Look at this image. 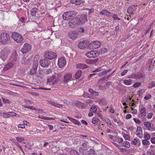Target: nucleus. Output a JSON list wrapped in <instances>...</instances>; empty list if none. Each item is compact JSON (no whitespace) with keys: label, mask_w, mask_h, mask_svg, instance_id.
<instances>
[{"label":"nucleus","mask_w":155,"mask_h":155,"mask_svg":"<svg viewBox=\"0 0 155 155\" xmlns=\"http://www.w3.org/2000/svg\"><path fill=\"white\" fill-rule=\"evenodd\" d=\"M10 38L8 33L2 32L0 35V42L3 44L7 45L9 43Z\"/></svg>","instance_id":"f257e3e1"},{"label":"nucleus","mask_w":155,"mask_h":155,"mask_svg":"<svg viewBox=\"0 0 155 155\" xmlns=\"http://www.w3.org/2000/svg\"><path fill=\"white\" fill-rule=\"evenodd\" d=\"M77 14V12L75 11H68L64 12L62 15L64 20H68L71 18L74 17Z\"/></svg>","instance_id":"f03ea898"},{"label":"nucleus","mask_w":155,"mask_h":155,"mask_svg":"<svg viewBox=\"0 0 155 155\" xmlns=\"http://www.w3.org/2000/svg\"><path fill=\"white\" fill-rule=\"evenodd\" d=\"M0 55L3 61L8 60L10 57L9 50L6 48H3L0 52Z\"/></svg>","instance_id":"7ed1b4c3"},{"label":"nucleus","mask_w":155,"mask_h":155,"mask_svg":"<svg viewBox=\"0 0 155 155\" xmlns=\"http://www.w3.org/2000/svg\"><path fill=\"white\" fill-rule=\"evenodd\" d=\"M11 38L16 42L18 43H21L23 40V38L20 34L17 32H14L11 35Z\"/></svg>","instance_id":"20e7f679"},{"label":"nucleus","mask_w":155,"mask_h":155,"mask_svg":"<svg viewBox=\"0 0 155 155\" xmlns=\"http://www.w3.org/2000/svg\"><path fill=\"white\" fill-rule=\"evenodd\" d=\"M59 79L56 78L55 75H53L51 77L48 78L46 84V87H47L51 85H54L56 84L58 82Z\"/></svg>","instance_id":"39448f33"},{"label":"nucleus","mask_w":155,"mask_h":155,"mask_svg":"<svg viewBox=\"0 0 155 155\" xmlns=\"http://www.w3.org/2000/svg\"><path fill=\"white\" fill-rule=\"evenodd\" d=\"M77 16L68 21V25L70 28H74L77 25H80L78 21Z\"/></svg>","instance_id":"423d86ee"},{"label":"nucleus","mask_w":155,"mask_h":155,"mask_svg":"<svg viewBox=\"0 0 155 155\" xmlns=\"http://www.w3.org/2000/svg\"><path fill=\"white\" fill-rule=\"evenodd\" d=\"M15 60L13 58H11L8 64L5 65L3 68L4 71H6L11 68L15 64Z\"/></svg>","instance_id":"0eeeda50"},{"label":"nucleus","mask_w":155,"mask_h":155,"mask_svg":"<svg viewBox=\"0 0 155 155\" xmlns=\"http://www.w3.org/2000/svg\"><path fill=\"white\" fill-rule=\"evenodd\" d=\"M45 57L50 60L55 58L57 56L56 54L51 51H47L45 53Z\"/></svg>","instance_id":"6e6552de"},{"label":"nucleus","mask_w":155,"mask_h":155,"mask_svg":"<svg viewBox=\"0 0 155 155\" xmlns=\"http://www.w3.org/2000/svg\"><path fill=\"white\" fill-rule=\"evenodd\" d=\"M88 142L86 141L84 142L81 145L79 148V151L83 155L85 154L87 150V144Z\"/></svg>","instance_id":"1a4fd4ad"},{"label":"nucleus","mask_w":155,"mask_h":155,"mask_svg":"<svg viewBox=\"0 0 155 155\" xmlns=\"http://www.w3.org/2000/svg\"><path fill=\"white\" fill-rule=\"evenodd\" d=\"M99 54V52L95 50H92L86 54V55L89 58H95L98 56Z\"/></svg>","instance_id":"9d476101"},{"label":"nucleus","mask_w":155,"mask_h":155,"mask_svg":"<svg viewBox=\"0 0 155 155\" xmlns=\"http://www.w3.org/2000/svg\"><path fill=\"white\" fill-rule=\"evenodd\" d=\"M144 125L146 129L152 132L155 130L154 126L149 121H145L144 122Z\"/></svg>","instance_id":"9b49d317"},{"label":"nucleus","mask_w":155,"mask_h":155,"mask_svg":"<svg viewBox=\"0 0 155 155\" xmlns=\"http://www.w3.org/2000/svg\"><path fill=\"white\" fill-rule=\"evenodd\" d=\"M78 22H79L80 25H81L84 24L85 22L87 21V15L85 14H83L80 16H78Z\"/></svg>","instance_id":"f8f14e48"},{"label":"nucleus","mask_w":155,"mask_h":155,"mask_svg":"<svg viewBox=\"0 0 155 155\" xmlns=\"http://www.w3.org/2000/svg\"><path fill=\"white\" fill-rule=\"evenodd\" d=\"M101 45V42L98 41H91L89 44V46L93 49L98 48L100 47Z\"/></svg>","instance_id":"ddd939ff"},{"label":"nucleus","mask_w":155,"mask_h":155,"mask_svg":"<svg viewBox=\"0 0 155 155\" xmlns=\"http://www.w3.org/2000/svg\"><path fill=\"white\" fill-rule=\"evenodd\" d=\"M31 46L28 43H25L24 45L21 49V52L23 54H25L29 51L31 49Z\"/></svg>","instance_id":"4468645a"},{"label":"nucleus","mask_w":155,"mask_h":155,"mask_svg":"<svg viewBox=\"0 0 155 155\" xmlns=\"http://www.w3.org/2000/svg\"><path fill=\"white\" fill-rule=\"evenodd\" d=\"M72 73H66L64 76V82L65 83H67L69 81L72 80Z\"/></svg>","instance_id":"2eb2a0df"},{"label":"nucleus","mask_w":155,"mask_h":155,"mask_svg":"<svg viewBox=\"0 0 155 155\" xmlns=\"http://www.w3.org/2000/svg\"><path fill=\"white\" fill-rule=\"evenodd\" d=\"M78 32L75 31H71L68 32V37L74 40L77 37Z\"/></svg>","instance_id":"dca6fc26"},{"label":"nucleus","mask_w":155,"mask_h":155,"mask_svg":"<svg viewBox=\"0 0 155 155\" xmlns=\"http://www.w3.org/2000/svg\"><path fill=\"white\" fill-rule=\"evenodd\" d=\"M66 63V60L64 57H62L58 58V65L59 68H62L64 67Z\"/></svg>","instance_id":"f3484780"},{"label":"nucleus","mask_w":155,"mask_h":155,"mask_svg":"<svg viewBox=\"0 0 155 155\" xmlns=\"http://www.w3.org/2000/svg\"><path fill=\"white\" fill-rule=\"evenodd\" d=\"M89 46L87 41H83L80 42L78 44V48L81 49H84Z\"/></svg>","instance_id":"a211bd4d"},{"label":"nucleus","mask_w":155,"mask_h":155,"mask_svg":"<svg viewBox=\"0 0 155 155\" xmlns=\"http://www.w3.org/2000/svg\"><path fill=\"white\" fill-rule=\"evenodd\" d=\"M38 62H35L33 63L32 68L30 71L29 73L31 74H35L36 73L38 68Z\"/></svg>","instance_id":"6ab92c4d"},{"label":"nucleus","mask_w":155,"mask_h":155,"mask_svg":"<svg viewBox=\"0 0 155 155\" xmlns=\"http://www.w3.org/2000/svg\"><path fill=\"white\" fill-rule=\"evenodd\" d=\"M49 61L45 59H42L40 61V64L43 67L48 66L49 65Z\"/></svg>","instance_id":"aec40b11"},{"label":"nucleus","mask_w":155,"mask_h":155,"mask_svg":"<svg viewBox=\"0 0 155 155\" xmlns=\"http://www.w3.org/2000/svg\"><path fill=\"white\" fill-rule=\"evenodd\" d=\"M136 134L137 137L140 138L143 137V131H142V129L140 127H137Z\"/></svg>","instance_id":"412c9836"},{"label":"nucleus","mask_w":155,"mask_h":155,"mask_svg":"<svg viewBox=\"0 0 155 155\" xmlns=\"http://www.w3.org/2000/svg\"><path fill=\"white\" fill-rule=\"evenodd\" d=\"M92 123L94 125H100L101 122L100 120L97 118L93 117L92 119Z\"/></svg>","instance_id":"4be33fe9"},{"label":"nucleus","mask_w":155,"mask_h":155,"mask_svg":"<svg viewBox=\"0 0 155 155\" xmlns=\"http://www.w3.org/2000/svg\"><path fill=\"white\" fill-rule=\"evenodd\" d=\"M100 14L101 15H106L108 17H110L111 16L110 13L106 9H103L100 12Z\"/></svg>","instance_id":"5701e85b"},{"label":"nucleus","mask_w":155,"mask_h":155,"mask_svg":"<svg viewBox=\"0 0 155 155\" xmlns=\"http://www.w3.org/2000/svg\"><path fill=\"white\" fill-rule=\"evenodd\" d=\"M120 146L121 147H124L127 149L129 148L130 147V144L129 142L127 141H125L121 143Z\"/></svg>","instance_id":"b1692460"},{"label":"nucleus","mask_w":155,"mask_h":155,"mask_svg":"<svg viewBox=\"0 0 155 155\" xmlns=\"http://www.w3.org/2000/svg\"><path fill=\"white\" fill-rule=\"evenodd\" d=\"M67 118L73 123L77 125H81V123L78 120L73 118L69 116H67Z\"/></svg>","instance_id":"393cba45"},{"label":"nucleus","mask_w":155,"mask_h":155,"mask_svg":"<svg viewBox=\"0 0 155 155\" xmlns=\"http://www.w3.org/2000/svg\"><path fill=\"white\" fill-rule=\"evenodd\" d=\"M135 5L131 6L129 7L127 10V12L129 14H132L134 13V11L135 9Z\"/></svg>","instance_id":"a878e982"},{"label":"nucleus","mask_w":155,"mask_h":155,"mask_svg":"<svg viewBox=\"0 0 155 155\" xmlns=\"http://www.w3.org/2000/svg\"><path fill=\"white\" fill-rule=\"evenodd\" d=\"M76 67L78 69H84L87 68L88 66L84 64H78L76 65Z\"/></svg>","instance_id":"bb28decb"},{"label":"nucleus","mask_w":155,"mask_h":155,"mask_svg":"<svg viewBox=\"0 0 155 155\" xmlns=\"http://www.w3.org/2000/svg\"><path fill=\"white\" fill-rule=\"evenodd\" d=\"M146 110L145 107L141 108L140 110V115L141 117H145L146 115Z\"/></svg>","instance_id":"cd10ccee"},{"label":"nucleus","mask_w":155,"mask_h":155,"mask_svg":"<svg viewBox=\"0 0 155 155\" xmlns=\"http://www.w3.org/2000/svg\"><path fill=\"white\" fill-rule=\"evenodd\" d=\"M49 103L50 104H51L54 106L55 107H58L59 108H60V107H63V105L62 104H58L54 101H50Z\"/></svg>","instance_id":"c85d7f7f"},{"label":"nucleus","mask_w":155,"mask_h":155,"mask_svg":"<svg viewBox=\"0 0 155 155\" xmlns=\"http://www.w3.org/2000/svg\"><path fill=\"white\" fill-rule=\"evenodd\" d=\"M82 71L81 70L78 71L74 74V78L76 79H78L80 78L82 74Z\"/></svg>","instance_id":"c756f323"},{"label":"nucleus","mask_w":155,"mask_h":155,"mask_svg":"<svg viewBox=\"0 0 155 155\" xmlns=\"http://www.w3.org/2000/svg\"><path fill=\"white\" fill-rule=\"evenodd\" d=\"M38 9L36 8H33L31 11V14L32 16H35L36 15V13L38 12Z\"/></svg>","instance_id":"7c9ffc66"},{"label":"nucleus","mask_w":155,"mask_h":155,"mask_svg":"<svg viewBox=\"0 0 155 155\" xmlns=\"http://www.w3.org/2000/svg\"><path fill=\"white\" fill-rule=\"evenodd\" d=\"M100 105H104L106 104V99L104 98L99 99L96 100Z\"/></svg>","instance_id":"2f4dec72"},{"label":"nucleus","mask_w":155,"mask_h":155,"mask_svg":"<svg viewBox=\"0 0 155 155\" xmlns=\"http://www.w3.org/2000/svg\"><path fill=\"white\" fill-rule=\"evenodd\" d=\"M131 143L132 144L136 145L137 143H140V140L138 138L136 137L133 140Z\"/></svg>","instance_id":"473e14b6"},{"label":"nucleus","mask_w":155,"mask_h":155,"mask_svg":"<svg viewBox=\"0 0 155 155\" xmlns=\"http://www.w3.org/2000/svg\"><path fill=\"white\" fill-rule=\"evenodd\" d=\"M114 142L121 143L123 142V139L122 137H120L118 136H116L115 140H114Z\"/></svg>","instance_id":"72a5a7b5"},{"label":"nucleus","mask_w":155,"mask_h":155,"mask_svg":"<svg viewBox=\"0 0 155 155\" xmlns=\"http://www.w3.org/2000/svg\"><path fill=\"white\" fill-rule=\"evenodd\" d=\"M89 91L91 95L93 96H97L99 95V93L98 92L92 90L91 88L89 89Z\"/></svg>","instance_id":"f704fd0d"},{"label":"nucleus","mask_w":155,"mask_h":155,"mask_svg":"<svg viewBox=\"0 0 155 155\" xmlns=\"http://www.w3.org/2000/svg\"><path fill=\"white\" fill-rule=\"evenodd\" d=\"M97 107L98 106L96 105L92 106L90 108V111H92L94 113H96Z\"/></svg>","instance_id":"c9c22d12"},{"label":"nucleus","mask_w":155,"mask_h":155,"mask_svg":"<svg viewBox=\"0 0 155 155\" xmlns=\"http://www.w3.org/2000/svg\"><path fill=\"white\" fill-rule=\"evenodd\" d=\"M113 143L114 145H115L119 149L120 151L121 152H123L126 151V149L125 148H121V146H120V145L117 144L116 143Z\"/></svg>","instance_id":"e433bc0d"},{"label":"nucleus","mask_w":155,"mask_h":155,"mask_svg":"<svg viewBox=\"0 0 155 155\" xmlns=\"http://www.w3.org/2000/svg\"><path fill=\"white\" fill-rule=\"evenodd\" d=\"M132 81L131 79L125 80L124 81V84L127 85H130L132 84Z\"/></svg>","instance_id":"4c0bfd02"},{"label":"nucleus","mask_w":155,"mask_h":155,"mask_svg":"<svg viewBox=\"0 0 155 155\" xmlns=\"http://www.w3.org/2000/svg\"><path fill=\"white\" fill-rule=\"evenodd\" d=\"M81 0H71V2L76 5H80L81 3Z\"/></svg>","instance_id":"58836bf2"},{"label":"nucleus","mask_w":155,"mask_h":155,"mask_svg":"<svg viewBox=\"0 0 155 155\" xmlns=\"http://www.w3.org/2000/svg\"><path fill=\"white\" fill-rule=\"evenodd\" d=\"M16 140L19 143H21L25 140V138L23 137L18 136L16 137Z\"/></svg>","instance_id":"ea45409f"},{"label":"nucleus","mask_w":155,"mask_h":155,"mask_svg":"<svg viewBox=\"0 0 155 155\" xmlns=\"http://www.w3.org/2000/svg\"><path fill=\"white\" fill-rule=\"evenodd\" d=\"M144 138L145 140H148L150 138V135L148 133L146 132L144 134Z\"/></svg>","instance_id":"a19ab883"},{"label":"nucleus","mask_w":155,"mask_h":155,"mask_svg":"<svg viewBox=\"0 0 155 155\" xmlns=\"http://www.w3.org/2000/svg\"><path fill=\"white\" fill-rule=\"evenodd\" d=\"M148 88H152L153 87H155V81H152V82H150L148 84Z\"/></svg>","instance_id":"79ce46f5"},{"label":"nucleus","mask_w":155,"mask_h":155,"mask_svg":"<svg viewBox=\"0 0 155 155\" xmlns=\"http://www.w3.org/2000/svg\"><path fill=\"white\" fill-rule=\"evenodd\" d=\"M124 138L126 140H127L128 141H130V136L129 134H124Z\"/></svg>","instance_id":"37998d69"},{"label":"nucleus","mask_w":155,"mask_h":155,"mask_svg":"<svg viewBox=\"0 0 155 155\" xmlns=\"http://www.w3.org/2000/svg\"><path fill=\"white\" fill-rule=\"evenodd\" d=\"M87 155H97L95 153V151L92 149H90L88 152Z\"/></svg>","instance_id":"c03bdc74"},{"label":"nucleus","mask_w":155,"mask_h":155,"mask_svg":"<svg viewBox=\"0 0 155 155\" xmlns=\"http://www.w3.org/2000/svg\"><path fill=\"white\" fill-rule=\"evenodd\" d=\"M1 116L2 117H3L4 118H6V117H9V114L8 112L6 113H3L1 114Z\"/></svg>","instance_id":"a18cd8bd"},{"label":"nucleus","mask_w":155,"mask_h":155,"mask_svg":"<svg viewBox=\"0 0 155 155\" xmlns=\"http://www.w3.org/2000/svg\"><path fill=\"white\" fill-rule=\"evenodd\" d=\"M70 155H79V154L76 151L72 150L70 151Z\"/></svg>","instance_id":"49530a36"},{"label":"nucleus","mask_w":155,"mask_h":155,"mask_svg":"<svg viewBox=\"0 0 155 155\" xmlns=\"http://www.w3.org/2000/svg\"><path fill=\"white\" fill-rule=\"evenodd\" d=\"M108 137L109 138L113 141H114L115 140L116 136H114L110 134H108Z\"/></svg>","instance_id":"de8ad7c7"},{"label":"nucleus","mask_w":155,"mask_h":155,"mask_svg":"<svg viewBox=\"0 0 155 155\" xmlns=\"http://www.w3.org/2000/svg\"><path fill=\"white\" fill-rule=\"evenodd\" d=\"M75 104L79 107H82L83 104L79 101H76L75 102Z\"/></svg>","instance_id":"09e8293b"},{"label":"nucleus","mask_w":155,"mask_h":155,"mask_svg":"<svg viewBox=\"0 0 155 155\" xmlns=\"http://www.w3.org/2000/svg\"><path fill=\"white\" fill-rule=\"evenodd\" d=\"M112 118L113 119V120L115 123L117 124V125L120 126V122L117 118L114 117H113Z\"/></svg>","instance_id":"8fccbe9b"},{"label":"nucleus","mask_w":155,"mask_h":155,"mask_svg":"<svg viewBox=\"0 0 155 155\" xmlns=\"http://www.w3.org/2000/svg\"><path fill=\"white\" fill-rule=\"evenodd\" d=\"M141 84L140 82H136L133 85V87L136 88L139 87L141 85Z\"/></svg>","instance_id":"3c124183"},{"label":"nucleus","mask_w":155,"mask_h":155,"mask_svg":"<svg viewBox=\"0 0 155 155\" xmlns=\"http://www.w3.org/2000/svg\"><path fill=\"white\" fill-rule=\"evenodd\" d=\"M142 143L144 145H149L150 143L149 141L147 140H144L142 141Z\"/></svg>","instance_id":"603ef678"},{"label":"nucleus","mask_w":155,"mask_h":155,"mask_svg":"<svg viewBox=\"0 0 155 155\" xmlns=\"http://www.w3.org/2000/svg\"><path fill=\"white\" fill-rule=\"evenodd\" d=\"M33 89H37V90H45V91H50V88H43V87H39L38 88H32Z\"/></svg>","instance_id":"864d4df0"},{"label":"nucleus","mask_w":155,"mask_h":155,"mask_svg":"<svg viewBox=\"0 0 155 155\" xmlns=\"http://www.w3.org/2000/svg\"><path fill=\"white\" fill-rule=\"evenodd\" d=\"M112 18L113 19L116 20H120V19L118 17L117 15L116 14H114L113 15Z\"/></svg>","instance_id":"5fc2aeb1"},{"label":"nucleus","mask_w":155,"mask_h":155,"mask_svg":"<svg viewBox=\"0 0 155 155\" xmlns=\"http://www.w3.org/2000/svg\"><path fill=\"white\" fill-rule=\"evenodd\" d=\"M3 101V102L4 104H6L7 103L10 104V101L8 99H5V98H2Z\"/></svg>","instance_id":"6e6d98bb"},{"label":"nucleus","mask_w":155,"mask_h":155,"mask_svg":"<svg viewBox=\"0 0 155 155\" xmlns=\"http://www.w3.org/2000/svg\"><path fill=\"white\" fill-rule=\"evenodd\" d=\"M8 113L9 115V117H10L16 116L17 115L16 113L12 112H8Z\"/></svg>","instance_id":"4d7b16f0"},{"label":"nucleus","mask_w":155,"mask_h":155,"mask_svg":"<svg viewBox=\"0 0 155 155\" xmlns=\"http://www.w3.org/2000/svg\"><path fill=\"white\" fill-rule=\"evenodd\" d=\"M133 120L136 124H139L141 122L140 120L139 119H137L135 117L133 118Z\"/></svg>","instance_id":"13d9d810"},{"label":"nucleus","mask_w":155,"mask_h":155,"mask_svg":"<svg viewBox=\"0 0 155 155\" xmlns=\"http://www.w3.org/2000/svg\"><path fill=\"white\" fill-rule=\"evenodd\" d=\"M151 97L152 96L150 94H148L145 96L144 97V99H145L146 100H147L148 99H150Z\"/></svg>","instance_id":"bf43d9fd"},{"label":"nucleus","mask_w":155,"mask_h":155,"mask_svg":"<svg viewBox=\"0 0 155 155\" xmlns=\"http://www.w3.org/2000/svg\"><path fill=\"white\" fill-rule=\"evenodd\" d=\"M52 72V70L51 69L48 68L47 69L45 72V73L47 74H49L51 73Z\"/></svg>","instance_id":"052dcab7"},{"label":"nucleus","mask_w":155,"mask_h":155,"mask_svg":"<svg viewBox=\"0 0 155 155\" xmlns=\"http://www.w3.org/2000/svg\"><path fill=\"white\" fill-rule=\"evenodd\" d=\"M84 31V28H78V33H83Z\"/></svg>","instance_id":"680f3d73"},{"label":"nucleus","mask_w":155,"mask_h":155,"mask_svg":"<svg viewBox=\"0 0 155 155\" xmlns=\"http://www.w3.org/2000/svg\"><path fill=\"white\" fill-rule=\"evenodd\" d=\"M153 113H149L147 115V118L148 119H151L152 117V116H153Z\"/></svg>","instance_id":"e2e57ef3"},{"label":"nucleus","mask_w":155,"mask_h":155,"mask_svg":"<svg viewBox=\"0 0 155 155\" xmlns=\"http://www.w3.org/2000/svg\"><path fill=\"white\" fill-rule=\"evenodd\" d=\"M111 71V69H109L107 71H104L101 72V74H106ZM101 74V73L100 74Z\"/></svg>","instance_id":"0e129e2a"},{"label":"nucleus","mask_w":155,"mask_h":155,"mask_svg":"<svg viewBox=\"0 0 155 155\" xmlns=\"http://www.w3.org/2000/svg\"><path fill=\"white\" fill-rule=\"evenodd\" d=\"M128 71V70L127 69L124 70V71H123L121 74V75L122 76H124L126 74Z\"/></svg>","instance_id":"69168bd1"},{"label":"nucleus","mask_w":155,"mask_h":155,"mask_svg":"<svg viewBox=\"0 0 155 155\" xmlns=\"http://www.w3.org/2000/svg\"><path fill=\"white\" fill-rule=\"evenodd\" d=\"M151 142L152 143L155 144V137H152L151 138Z\"/></svg>","instance_id":"338daca9"},{"label":"nucleus","mask_w":155,"mask_h":155,"mask_svg":"<svg viewBox=\"0 0 155 155\" xmlns=\"http://www.w3.org/2000/svg\"><path fill=\"white\" fill-rule=\"evenodd\" d=\"M131 115L130 114H128L126 115V118L128 119L131 118Z\"/></svg>","instance_id":"774afa93"}]
</instances>
